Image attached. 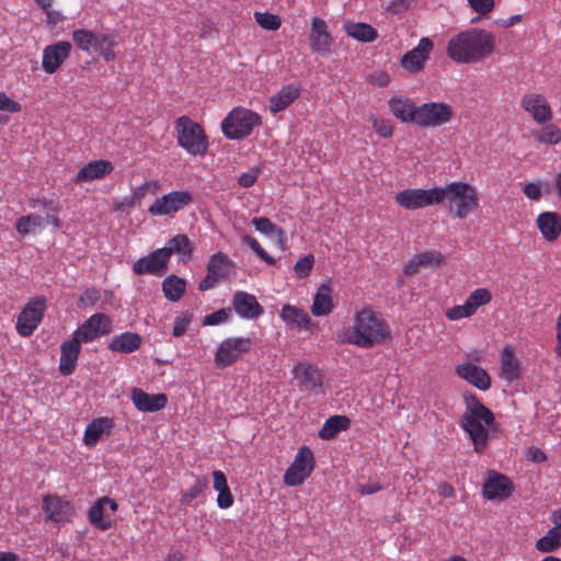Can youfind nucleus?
<instances>
[{"instance_id": "44", "label": "nucleus", "mask_w": 561, "mask_h": 561, "mask_svg": "<svg viewBox=\"0 0 561 561\" xmlns=\"http://www.w3.org/2000/svg\"><path fill=\"white\" fill-rule=\"evenodd\" d=\"M536 549L542 553H549L561 547V527L553 526L548 533L539 538L535 545Z\"/></svg>"}, {"instance_id": "52", "label": "nucleus", "mask_w": 561, "mask_h": 561, "mask_svg": "<svg viewBox=\"0 0 561 561\" xmlns=\"http://www.w3.org/2000/svg\"><path fill=\"white\" fill-rule=\"evenodd\" d=\"M370 122L375 131L382 138H389L393 134V128L388 119L378 118L374 115L370 116Z\"/></svg>"}, {"instance_id": "28", "label": "nucleus", "mask_w": 561, "mask_h": 561, "mask_svg": "<svg viewBox=\"0 0 561 561\" xmlns=\"http://www.w3.org/2000/svg\"><path fill=\"white\" fill-rule=\"evenodd\" d=\"M81 343L82 342L72 335V339L61 344L59 371L62 375L68 376L75 370L81 350Z\"/></svg>"}, {"instance_id": "62", "label": "nucleus", "mask_w": 561, "mask_h": 561, "mask_svg": "<svg viewBox=\"0 0 561 561\" xmlns=\"http://www.w3.org/2000/svg\"><path fill=\"white\" fill-rule=\"evenodd\" d=\"M219 280L218 277L207 272L206 276L199 282L198 289L202 291L208 290L219 283Z\"/></svg>"}, {"instance_id": "30", "label": "nucleus", "mask_w": 561, "mask_h": 561, "mask_svg": "<svg viewBox=\"0 0 561 561\" xmlns=\"http://www.w3.org/2000/svg\"><path fill=\"white\" fill-rule=\"evenodd\" d=\"M537 227L543 239L552 242L561 234V215L556 211H543L537 217Z\"/></svg>"}, {"instance_id": "11", "label": "nucleus", "mask_w": 561, "mask_h": 561, "mask_svg": "<svg viewBox=\"0 0 561 561\" xmlns=\"http://www.w3.org/2000/svg\"><path fill=\"white\" fill-rule=\"evenodd\" d=\"M193 203L188 191H171L154 199L148 211L152 216H173Z\"/></svg>"}, {"instance_id": "29", "label": "nucleus", "mask_w": 561, "mask_h": 561, "mask_svg": "<svg viewBox=\"0 0 561 561\" xmlns=\"http://www.w3.org/2000/svg\"><path fill=\"white\" fill-rule=\"evenodd\" d=\"M333 288L330 282L322 283L318 291L313 295L311 313L314 317L329 316L335 308L333 301Z\"/></svg>"}, {"instance_id": "48", "label": "nucleus", "mask_w": 561, "mask_h": 561, "mask_svg": "<svg viewBox=\"0 0 561 561\" xmlns=\"http://www.w3.org/2000/svg\"><path fill=\"white\" fill-rule=\"evenodd\" d=\"M255 22L264 30L276 31L282 25V20L278 15L268 12H255Z\"/></svg>"}, {"instance_id": "1", "label": "nucleus", "mask_w": 561, "mask_h": 561, "mask_svg": "<svg viewBox=\"0 0 561 561\" xmlns=\"http://www.w3.org/2000/svg\"><path fill=\"white\" fill-rule=\"evenodd\" d=\"M391 339L388 323L371 307H364L354 314V325L337 332V342L371 348Z\"/></svg>"}, {"instance_id": "8", "label": "nucleus", "mask_w": 561, "mask_h": 561, "mask_svg": "<svg viewBox=\"0 0 561 561\" xmlns=\"http://www.w3.org/2000/svg\"><path fill=\"white\" fill-rule=\"evenodd\" d=\"M396 203L408 210H416L427 206L442 204L443 193L439 187L405 188L394 195Z\"/></svg>"}, {"instance_id": "51", "label": "nucleus", "mask_w": 561, "mask_h": 561, "mask_svg": "<svg viewBox=\"0 0 561 561\" xmlns=\"http://www.w3.org/2000/svg\"><path fill=\"white\" fill-rule=\"evenodd\" d=\"M243 243L248 244L264 262L267 264H275L276 260L267 254V252L261 247L257 240L251 236H244L242 238Z\"/></svg>"}, {"instance_id": "59", "label": "nucleus", "mask_w": 561, "mask_h": 561, "mask_svg": "<svg viewBox=\"0 0 561 561\" xmlns=\"http://www.w3.org/2000/svg\"><path fill=\"white\" fill-rule=\"evenodd\" d=\"M523 193L525 196L531 201H539L541 198V183L540 182H530L527 183L524 188Z\"/></svg>"}, {"instance_id": "2", "label": "nucleus", "mask_w": 561, "mask_h": 561, "mask_svg": "<svg viewBox=\"0 0 561 561\" xmlns=\"http://www.w3.org/2000/svg\"><path fill=\"white\" fill-rule=\"evenodd\" d=\"M496 46L495 36L483 28L472 27L450 37L446 54L457 64H478L488 59Z\"/></svg>"}, {"instance_id": "5", "label": "nucleus", "mask_w": 561, "mask_h": 561, "mask_svg": "<svg viewBox=\"0 0 561 561\" xmlns=\"http://www.w3.org/2000/svg\"><path fill=\"white\" fill-rule=\"evenodd\" d=\"M178 146L194 157H204L208 150V137L203 126L183 115L174 122Z\"/></svg>"}, {"instance_id": "17", "label": "nucleus", "mask_w": 561, "mask_h": 561, "mask_svg": "<svg viewBox=\"0 0 561 561\" xmlns=\"http://www.w3.org/2000/svg\"><path fill=\"white\" fill-rule=\"evenodd\" d=\"M293 375L298 381L300 391L318 393L322 388V374L317 365L309 362H299L293 368Z\"/></svg>"}, {"instance_id": "53", "label": "nucleus", "mask_w": 561, "mask_h": 561, "mask_svg": "<svg viewBox=\"0 0 561 561\" xmlns=\"http://www.w3.org/2000/svg\"><path fill=\"white\" fill-rule=\"evenodd\" d=\"M416 255L422 266H435L444 262V255L439 251H423Z\"/></svg>"}, {"instance_id": "63", "label": "nucleus", "mask_w": 561, "mask_h": 561, "mask_svg": "<svg viewBox=\"0 0 561 561\" xmlns=\"http://www.w3.org/2000/svg\"><path fill=\"white\" fill-rule=\"evenodd\" d=\"M148 190L146 187V183H142L138 186L130 196V205H135L137 202L139 203L147 195Z\"/></svg>"}, {"instance_id": "38", "label": "nucleus", "mask_w": 561, "mask_h": 561, "mask_svg": "<svg viewBox=\"0 0 561 561\" xmlns=\"http://www.w3.org/2000/svg\"><path fill=\"white\" fill-rule=\"evenodd\" d=\"M530 136L539 144L554 146L561 141V129L549 122L543 124L540 128L531 129Z\"/></svg>"}, {"instance_id": "64", "label": "nucleus", "mask_w": 561, "mask_h": 561, "mask_svg": "<svg viewBox=\"0 0 561 561\" xmlns=\"http://www.w3.org/2000/svg\"><path fill=\"white\" fill-rule=\"evenodd\" d=\"M528 457L534 462H543L547 460L546 454L537 447L529 448Z\"/></svg>"}, {"instance_id": "42", "label": "nucleus", "mask_w": 561, "mask_h": 561, "mask_svg": "<svg viewBox=\"0 0 561 561\" xmlns=\"http://www.w3.org/2000/svg\"><path fill=\"white\" fill-rule=\"evenodd\" d=\"M185 289L186 282L176 275H169L162 282V291L169 301H179Z\"/></svg>"}, {"instance_id": "23", "label": "nucleus", "mask_w": 561, "mask_h": 561, "mask_svg": "<svg viewBox=\"0 0 561 561\" xmlns=\"http://www.w3.org/2000/svg\"><path fill=\"white\" fill-rule=\"evenodd\" d=\"M42 507L46 514V519L54 523L69 522L75 514L71 503L57 495H45Z\"/></svg>"}, {"instance_id": "34", "label": "nucleus", "mask_w": 561, "mask_h": 561, "mask_svg": "<svg viewBox=\"0 0 561 561\" xmlns=\"http://www.w3.org/2000/svg\"><path fill=\"white\" fill-rule=\"evenodd\" d=\"M141 336L135 332H124L112 337L107 347L112 352L129 354L137 351L141 345Z\"/></svg>"}, {"instance_id": "60", "label": "nucleus", "mask_w": 561, "mask_h": 561, "mask_svg": "<svg viewBox=\"0 0 561 561\" xmlns=\"http://www.w3.org/2000/svg\"><path fill=\"white\" fill-rule=\"evenodd\" d=\"M259 170H250L249 172L242 173L238 179V184L241 187H251L257 180Z\"/></svg>"}, {"instance_id": "12", "label": "nucleus", "mask_w": 561, "mask_h": 561, "mask_svg": "<svg viewBox=\"0 0 561 561\" xmlns=\"http://www.w3.org/2000/svg\"><path fill=\"white\" fill-rule=\"evenodd\" d=\"M451 105L443 102H428L419 106L416 124L420 127H439L451 121Z\"/></svg>"}, {"instance_id": "58", "label": "nucleus", "mask_w": 561, "mask_h": 561, "mask_svg": "<svg viewBox=\"0 0 561 561\" xmlns=\"http://www.w3.org/2000/svg\"><path fill=\"white\" fill-rule=\"evenodd\" d=\"M22 106L19 102L10 99L4 92L0 91V111L9 113H19Z\"/></svg>"}, {"instance_id": "56", "label": "nucleus", "mask_w": 561, "mask_h": 561, "mask_svg": "<svg viewBox=\"0 0 561 561\" xmlns=\"http://www.w3.org/2000/svg\"><path fill=\"white\" fill-rule=\"evenodd\" d=\"M471 316H473V313L470 311L469 305L466 302L463 305L454 306L446 311V318L450 321H457Z\"/></svg>"}, {"instance_id": "39", "label": "nucleus", "mask_w": 561, "mask_h": 561, "mask_svg": "<svg viewBox=\"0 0 561 561\" xmlns=\"http://www.w3.org/2000/svg\"><path fill=\"white\" fill-rule=\"evenodd\" d=\"M232 267L233 262L224 252L213 254L207 263V272L220 280L229 275Z\"/></svg>"}, {"instance_id": "21", "label": "nucleus", "mask_w": 561, "mask_h": 561, "mask_svg": "<svg viewBox=\"0 0 561 561\" xmlns=\"http://www.w3.org/2000/svg\"><path fill=\"white\" fill-rule=\"evenodd\" d=\"M231 306L234 312L242 319H257L264 313V308L256 297L243 290L233 294Z\"/></svg>"}, {"instance_id": "9", "label": "nucleus", "mask_w": 561, "mask_h": 561, "mask_svg": "<svg viewBox=\"0 0 561 561\" xmlns=\"http://www.w3.org/2000/svg\"><path fill=\"white\" fill-rule=\"evenodd\" d=\"M314 466L312 450L308 446L300 447L284 473V483L288 486L301 485L311 476Z\"/></svg>"}, {"instance_id": "49", "label": "nucleus", "mask_w": 561, "mask_h": 561, "mask_svg": "<svg viewBox=\"0 0 561 561\" xmlns=\"http://www.w3.org/2000/svg\"><path fill=\"white\" fill-rule=\"evenodd\" d=\"M208 480L206 477H197L194 480L193 485H191L183 494L181 502L182 503H190L194 499L198 497L207 488Z\"/></svg>"}, {"instance_id": "20", "label": "nucleus", "mask_w": 561, "mask_h": 561, "mask_svg": "<svg viewBox=\"0 0 561 561\" xmlns=\"http://www.w3.org/2000/svg\"><path fill=\"white\" fill-rule=\"evenodd\" d=\"M71 51V44L60 41L48 45L43 50L42 67L46 73H54L66 61Z\"/></svg>"}, {"instance_id": "55", "label": "nucleus", "mask_w": 561, "mask_h": 561, "mask_svg": "<svg viewBox=\"0 0 561 561\" xmlns=\"http://www.w3.org/2000/svg\"><path fill=\"white\" fill-rule=\"evenodd\" d=\"M230 312H231L230 309L222 308L213 313H209L204 317L203 325H217V324L224 323V322L228 321V319L230 317Z\"/></svg>"}, {"instance_id": "47", "label": "nucleus", "mask_w": 561, "mask_h": 561, "mask_svg": "<svg viewBox=\"0 0 561 561\" xmlns=\"http://www.w3.org/2000/svg\"><path fill=\"white\" fill-rule=\"evenodd\" d=\"M491 300V291L488 288L481 287L469 294L466 299V304L469 305L470 311L474 314L480 307L490 304Z\"/></svg>"}, {"instance_id": "25", "label": "nucleus", "mask_w": 561, "mask_h": 561, "mask_svg": "<svg viewBox=\"0 0 561 561\" xmlns=\"http://www.w3.org/2000/svg\"><path fill=\"white\" fill-rule=\"evenodd\" d=\"M131 400L135 407L142 412L160 411L168 403V398L164 393L149 394L139 388L133 389Z\"/></svg>"}, {"instance_id": "50", "label": "nucleus", "mask_w": 561, "mask_h": 561, "mask_svg": "<svg viewBox=\"0 0 561 561\" xmlns=\"http://www.w3.org/2000/svg\"><path fill=\"white\" fill-rule=\"evenodd\" d=\"M313 264L314 256L312 254H308L298 260L294 266L297 277L305 278L309 276L312 271Z\"/></svg>"}, {"instance_id": "27", "label": "nucleus", "mask_w": 561, "mask_h": 561, "mask_svg": "<svg viewBox=\"0 0 561 561\" xmlns=\"http://www.w3.org/2000/svg\"><path fill=\"white\" fill-rule=\"evenodd\" d=\"M456 374L480 390H488L491 386V378L483 368L466 363L456 366Z\"/></svg>"}, {"instance_id": "18", "label": "nucleus", "mask_w": 561, "mask_h": 561, "mask_svg": "<svg viewBox=\"0 0 561 561\" xmlns=\"http://www.w3.org/2000/svg\"><path fill=\"white\" fill-rule=\"evenodd\" d=\"M513 484L511 480L495 470H488L482 484L483 496L488 500H505L511 496Z\"/></svg>"}, {"instance_id": "43", "label": "nucleus", "mask_w": 561, "mask_h": 561, "mask_svg": "<svg viewBox=\"0 0 561 561\" xmlns=\"http://www.w3.org/2000/svg\"><path fill=\"white\" fill-rule=\"evenodd\" d=\"M350 426V419L343 415L330 416L319 431V437L324 440L334 438L341 431Z\"/></svg>"}, {"instance_id": "16", "label": "nucleus", "mask_w": 561, "mask_h": 561, "mask_svg": "<svg viewBox=\"0 0 561 561\" xmlns=\"http://www.w3.org/2000/svg\"><path fill=\"white\" fill-rule=\"evenodd\" d=\"M520 106L538 125L549 123L553 117L551 105L541 93H525L520 98Z\"/></svg>"}, {"instance_id": "33", "label": "nucleus", "mask_w": 561, "mask_h": 561, "mask_svg": "<svg viewBox=\"0 0 561 561\" xmlns=\"http://www.w3.org/2000/svg\"><path fill=\"white\" fill-rule=\"evenodd\" d=\"M391 113L404 123L416 124L419 106L408 98H392L389 100Z\"/></svg>"}, {"instance_id": "7", "label": "nucleus", "mask_w": 561, "mask_h": 561, "mask_svg": "<svg viewBox=\"0 0 561 561\" xmlns=\"http://www.w3.org/2000/svg\"><path fill=\"white\" fill-rule=\"evenodd\" d=\"M71 38L76 47L84 53L93 50L105 61L116 58L114 48L117 46V36L114 33H94L88 28H79L72 32Z\"/></svg>"}, {"instance_id": "4", "label": "nucleus", "mask_w": 561, "mask_h": 561, "mask_svg": "<svg viewBox=\"0 0 561 561\" xmlns=\"http://www.w3.org/2000/svg\"><path fill=\"white\" fill-rule=\"evenodd\" d=\"M439 190L443 193V202L449 203V211L459 219L467 218L479 207L478 192L467 182H451Z\"/></svg>"}, {"instance_id": "14", "label": "nucleus", "mask_w": 561, "mask_h": 561, "mask_svg": "<svg viewBox=\"0 0 561 561\" xmlns=\"http://www.w3.org/2000/svg\"><path fill=\"white\" fill-rule=\"evenodd\" d=\"M170 250L157 249L148 255L138 259L133 264V272L136 275H153L161 277L168 272Z\"/></svg>"}, {"instance_id": "57", "label": "nucleus", "mask_w": 561, "mask_h": 561, "mask_svg": "<svg viewBox=\"0 0 561 561\" xmlns=\"http://www.w3.org/2000/svg\"><path fill=\"white\" fill-rule=\"evenodd\" d=\"M469 7L480 15L490 13L494 8V0H468Z\"/></svg>"}, {"instance_id": "15", "label": "nucleus", "mask_w": 561, "mask_h": 561, "mask_svg": "<svg viewBox=\"0 0 561 561\" xmlns=\"http://www.w3.org/2000/svg\"><path fill=\"white\" fill-rule=\"evenodd\" d=\"M112 319L105 313H94L88 318L73 332V335L82 343L92 342L101 336H105L112 331Z\"/></svg>"}, {"instance_id": "46", "label": "nucleus", "mask_w": 561, "mask_h": 561, "mask_svg": "<svg viewBox=\"0 0 561 561\" xmlns=\"http://www.w3.org/2000/svg\"><path fill=\"white\" fill-rule=\"evenodd\" d=\"M45 225V218L30 214L26 216H21L15 222V229L19 234L26 236L31 232L32 228H42Z\"/></svg>"}, {"instance_id": "40", "label": "nucleus", "mask_w": 561, "mask_h": 561, "mask_svg": "<svg viewBox=\"0 0 561 561\" xmlns=\"http://www.w3.org/2000/svg\"><path fill=\"white\" fill-rule=\"evenodd\" d=\"M343 30L348 36L363 43L374 42L378 36L377 31L367 23L346 22Z\"/></svg>"}, {"instance_id": "24", "label": "nucleus", "mask_w": 561, "mask_h": 561, "mask_svg": "<svg viewBox=\"0 0 561 561\" xmlns=\"http://www.w3.org/2000/svg\"><path fill=\"white\" fill-rule=\"evenodd\" d=\"M108 506L112 513H115L118 508L117 503L107 497L103 496L99 499L88 512V518L91 525L100 530H107L112 527L111 519L105 515V507Z\"/></svg>"}, {"instance_id": "35", "label": "nucleus", "mask_w": 561, "mask_h": 561, "mask_svg": "<svg viewBox=\"0 0 561 561\" xmlns=\"http://www.w3.org/2000/svg\"><path fill=\"white\" fill-rule=\"evenodd\" d=\"M113 427V421L108 417H96L88 424L84 431L83 442L87 446H95L103 434L110 433Z\"/></svg>"}, {"instance_id": "19", "label": "nucleus", "mask_w": 561, "mask_h": 561, "mask_svg": "<svg viewBox=\"0 0 561 561\" xmlns=\"http://www.w3.org/2000/svg\"><path fill=\"white\" fill-rule=\"evenodd\" d=\"M309 41L313 53L322 56L331 53L334 39L328 30L327 22L323 19L316 16L311 20Z\"/></svg>"}, {"instance_id": "6", "label": "nucleus", "mask_w": 561, "mask_h": 561, "mask_svg": "<svg viewBox=\"0 0 561 561\" xmlns=\"http://www.w3.org/2000/svg\"><path fill=\"white\" fill-rule=\"evenodd\" d=\"M262 125V117L243 106L232 108L221 121V130L226 138L240 140L250 136L255 127Z\"/></svg>"}, {"instance_id": "13", "label": "nucleus", "mask_w": 561, "mask_h": 561, "mask_svg": "<svg viewBox=\"0 0 561 561\" xmlns=\"http://www.w3.org/2000/svg\"><path fill=\"white\" fill-rule=\"evenodd\" d=\"M46 310V300L43 297L31 299L22 309L16 320V331L22 336H30L42 322Z\"/></svg>"}, {"instance_id": "31", "label": "nucleus", "mask_w": 561, "mask_h": 561, "mask_svg": "<svg viewBox=\"0 0 561 561\" xmlns=\"http://www.w3.org/2000/svg\"><path fill=\"white\" fill-rule=\"evenodd\" d=\"M299 84L284 85L277 93L271 96L268 108L273 114L286 110L300 95Z\"/></svg>"}, {"instance_id": "32", "label": "nucleus", "mask_w": 561, "mask_h": 561, "mask_svg": "<svg viewBox=\"0 0 561 561\" xmlns=\"http://www.w3.org/2000/svg\"><path fill=\"white\" fill-rule=\"evenodd\" d=\"M280 318L287 324L296 325L310 332L317 328V323L311 320L306 311L291 305H285L282 308Z\"/></svg>"}, {"instance_id": "22", "label": "nucleus", "mask_w": 561, "mask_h": 561, "mask_svg": "<svg viewBox=\"0 0 561 561\" xmlns=\"http://www.w3.org/2000/svg\"><path fill=\"white\" fill-rule=\"evenodd\" d=\"M433 48L434 44L432 39L428 37H422L416 47L402 56L401 66L411 72L422 70L426 60L430 58V54Z\"/></svg>"}, {"instance_id": "36", "label": "nucleus", "mask_w": 561, "mask_h": 561, "mask_svg": "<svg viewBox=\"0 0 561 561\" xmlns=\"http://www.w3.org/2000/svg\"><path fill=\"white\" fill-rule=\"evenodd\" d=\"M520 375V364L511 346H505L501 353V377L508 382Z\"/></svg>"}, {"instance_id": "61", "label": "nucleus", "mask_w": 561, "mask_h": 561, "mask_svg": "<svg viewBox=\"0 0 561 561\" xmlns=\"http://www.w3.org/2000/svg\"><path fill=\"white\" fill-rule=\"evenodd\" d=\"M421 267L423 266L421 265L417 255H414L411 260H409L405 263L403 272L407 276H413L420 271Z\"/></svg>"}, {"instance_id": "41", "label": "nucleus", "mask_w": 561, "mask_h": 561, "mask_svg": "<svg viewBox=\"0 0 561 561\" xmlns=\"http://www.w3.org/2000/svg\"><path fill=\"white\" fill-rule=\"evenodd\" d=\"M252 224L259 232L276 238L280 249H285L286 234L280 227L272 222L267 217H255Z\"/></svg>"}, {"instance_id": "26", "label": "nucleus", "mask_w": 561, "mask_h": 561, "mask_svg": "<svg viewBox=\"0 0 561 561\" xmlns=\"http://www.w3.org/2000/svg\"><path fill=\"white\" fill-rule=\"evenodd\" d=\"M114 170V165L111 161L107 160H94L87 163L82 167L76 178V183H84L92 182L94 180H100L111 174Z\"/></svg>"}, {"instance_id": "3", "label": "nucleus", "mask_w": 561, "mask_h": 561, "mask_svg": "<svg viewBox=\"0 0 561 561\" xmlns=\"http://www.w3.org/2000/svg\"><path fill=\"white\" fill-rule=\"evenodd\" d=\"M465 402L466 410L459 425L470 437L473 450L482 454L488 446V426L494 423V414L474 394H466Z\"/></svg>"}, {"instance_id": "45", "label": "nucleus", "mask_w": 561, "mask_h": 561, "mask_svg": "<svg viewBox=\"0 0 561 561\" xmlns=\"http://www.w3.org/2000/svg\"><path fill=\"white\" fill-rule=\"evenodd\" d=\"M162 249L170 250V257L173 253H178L184 259H191L194 250L192 242L186 234H176L170 239L169 244Z\"/></svg>"}, {"instance_id": "54", "label": "nucleus", "mask_w": 561, "mask_h": 561, "mask_svg": "<svg viewBox=\"0 0 561 561\" xmlns=\"http://www.w3.org/2000/svg\"><path fill=\"white\" fill-rule=\"evenodd\" d=\"M192 320H193V316L187 312L176 316L174 319L173 331H172L173 336H176V337L182 336L186 332Z\"/></svg>"}, {"instance_id": "37", "label": "nucleus", "mask_w": 561, "mask_h": 561, "mask_svg": "<svg viewBox=\"0 0 561 561\" xmlns=\"http://www.w3.org/2000/svg\"><path fill=\"white\" fill-rule=\"evenodd\" d=\"M214 484L213 488L218 492L217 505L222 508H229L233 504V495L228 486L227 478L221 470L213 472Z\"/></svg>"}, {"instance_id": "10", "label": "nucleus", "mask_w": 561, "mask_h": 561, "mask_svg": "<svg viewBox=\"0 0 561 561\" xmlns=\"http://www.w3.org/2000/svg\"><path fill=\"white\" fill-rule=\"evenodd\" d=\"M252 345L250 337H228L218 344L214 356L215 364L220 368L229 367L248 354Z\"/></svg>"}]
</instances>
